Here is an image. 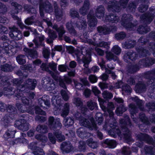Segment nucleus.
I'll use <instances>...</instances> for the list:
<instances>
[{"mask_svg":"<svg viewBox=\"0 0 155 155\" xmlns=\"http://www.w3.org/2000/svg\"><path fill=\"white\" fill-rule=\"evenodd\" d=\"M150 30L149 27L147 26L140 25L137 29V31L140 34H143L147 33Z\"/></svg>","mask_w":155,"mask_h":155,"instance_id":"obj_35","label":"nucleus"},{"mask_svg":"<svg viewBox=\"0 0 155 155\" xmlns=\"http://www.w3.org/2000/svg\"><path fill=\"white\" fill-rule=\"evenodd\" d=\"M105 20L112 23L116 24L120 21V18L119 16L115 15L110 14L106 16Z\"/></svg>","mask_w":155,"mask_h":155,"instance_id":"obj_23","label":"nucleus"},{"mask_svg":"<svg viewBox=\"0 0 155 155\" xmlns=\"http://www.w3.org/2000/svg\"><path fill=\"white\" fill-rule=\"evenodd\" d=\"M150 78L147 85L152 84L153 85H155V71H152L149 75Z\"/></svg>","mask_w":155,"mask_h":155,"instance_id":"obj_46","label":"nucleus"},{"mask_svg":"<svg viewBox=\"0 0 155 155\" xmlns=\"http://www.w3.org/2000/svg\"><path fill=\"white\" fill-rule=\"evenodd\" d=\"M48 120V126L51 130L55 131L57 129L58 130L61 129L62 124L59 118L54 119L53 117L50 116L49 117Z\"/></svg>","mask_w":155,"mask_h":155,"instance_id":"obj_7","label":"nucleus"},{"mask_svg":"<svg viewBox=\"0 0 155 155\" xmlns=\"http://www.w3.org/2000/svg\"><path fill=\"white\" fill-rule=\"evenodd\" d=\"M45 39V36L43 35H41L33 40V42L35 45V48L37 49L39 48L41 46H44V44L42 41L44 40Z\"/></svg>","mask_w":155,"mask_h":155,"instance_id":"obj_21","label":"nucleus"},{"mask_svg":"<svg viewBox=\"0 0 155 155\" xmlns=\"http://www.w3.org/2000/svg\"><path fill=\"white\" fill-rule=\"evenodd\" d=\"M87 104L88 108L91 110H93L97 106V104L92 100L88 101Z\"/></svg>","mask_w":155,"mask_h":155,"instance_id":"obj_55","label":"nucleus"},{"mask_svg":"<svg viewBox=\"0 0 155 155\" xmlns=\"http://www.w3.org/2000/svg\"><path fill=\"white\" fill-rule=\"evenodd\" d=\"M57 31L58 34L59 39L60 40L62 39L63 35L65 32L64 28L62 26H61L59 27V29Z\"/></svg>","mask_w":155,"mask_h":155,"instance_id":"obj_61","label":"nucleus"},{"mask_svg":"<svg viewBox=\"0 0 155 155\" xmlns=\"http://www.w3.org/2000/svg\"><path fill=\"white\" fill-rule=\"evenodd\" d=\"M51 76L56 81H57L61 78L59 76L58 72L56 71H50L48 72Z\"/></svg>","mask_w":155,"mask_h":155,"instance_id":"obj_58","label":"nucleus"},{"mask_svg":"<svg viewBox=\"0 0 155 155\" xmlns=\"http://www.w3.org/2000/svg\"><path fill=\"white\" fill-rule=\"evenodd\" d=\"M12 6H14L15 8L14 10H12L10 14L12 17L15 20H18V24L21 28H26L27 27L25 26L21 21L20 19L15 15V14H18L19 12L21 11L22 8V7L21 5L18 4L16 2H12L11 3ZM28 29L32 32L33 34L36 35L37 34V30L35 29H32L30 27H28Z\"/></svg>","mask_w":155,"mask_h":155,"instance_id":"obj_3","label":"nucleus"},{"mask_svg":"<svg viewBox=\"0 0 155 155\" xmlns=\"http://www.w3.org/2000/svg\"><path fill=\"white\" fill-rule=\"evenodd\" d=\"M127 110V108L123 105L121 104L119 107L117 108L116 110V112L117 115L120 116L124 112L126 111Z\"/></svg>","mask_w":155,"mask_h":155,"instance_id":"obj_44","label":"nucleus"},{"mask_svg":"<svg viewBox=\"0 0 155 155\" xmlns=\"http://www.w3.org/2000/svg\"><path fill=\"white\" fill-rule=\"evenodd\" d=\"M57 64L52 62L47 64L42 63L41 66V68L42 70L49 72L51 71L49 69V67H50L51 70L55 71H57Z\"/></svg>","mask_w":155,"mask_h":155,"instance_id":"obj_18","label":"nucleus"},{"mask_svg":"<svg viewBox=\"0 0 155 155\" xmlns=\"http://www.w3.org/2000/svg\"><path fill=\"white\" fill-rule=\"evenodd\" d=\"M131 99L133 101L136 103L137 105L141 110H143L144 108L143 105L144 104V103L142 100H140L137 97H132Z\"/></svg>","mask_w":155,"mask_h":155,"instance_id":"obj_38","label":"nucleus"},{"mask_svg":"<svg viewBox=\"0 0 155 155\" xmlns=\"http://www.w3.org/2000/svg\"><path fill=\"white\" fill-rule=\"evenodd\" d=\"M138 4V3L134 2H130L127 8V11L129 12H134Z\"/></svg>","mask_w":155,"mask_h":155,"instance_id":"obj_39","label":"nucleus"},{"mask_svg":"<svg viewBox=\"0 0 155 155\" xmlns=\"http://www.w3.org/2000/svg\"><path fill=\"white\" fill-rule=\"evenodd\" d=\"M69 104L68 103H65L64 108L62 109V112L61 115L63 117H64L63 121V123L65 127H70L74 123V120L71 118L70 117L65 118L68 115L69 112Z\"/></svg>","mask_w":155,"mask_h":155,"instance_id":"obj_5","label":"nucleus"},{"mask_svg":"<svg viewBox=\"0 0 155 155\" xmlns=\"http://www.w3.org/2000/svg\"><path fill=\"white\" fill-rule=\"evenodd\" d=\"M114 104L111 102L109 103L108 104L107 107L106 108L107 110L106 111H107L109 114L110 118V121L111 122V120L115 121V118L113 117L114 113L112 112V110L114 108Z\"/></svg>","mask_w":155,"mask_h":155,"instance_id":"obj_25","label":"nucleus"},{"mask_svg":"<svg viewBox=\"0 0 155 155\" xmlns=\"http://www.w3.org/2000/svg\"><path fill=\"white\" fill-rule=\"evenodd\" d=\"M13 69L12 66L9 64H6L1 67V70L2 71L5 72L11 71Z\"/></svg>","mask_w":155,"mask_h":155,"instance_id":"obj_45","label":"nucleus"},{"mask_svg":"<svg viewBox=\"0 0 155 155\" xmlns=\"http://www.w3.org/2000/svg\"><path fill=\"white\" fill-rule=\"evenodd\" d=\"M103 143L107 144L110 148H114L116 146V142L114 140L107 139L105 140Z\"/></svg>","mask_w":155,"mask_h":155,"instance_id":"obj_37","label":"nucleus"},{"mask_svg":"<svg viewBox=\"0 0 155 155\" xmlns=\"http://www.w3.org/2000/svg\"><path fill=\"white\" fill-rule=\"evenodd\" d=\"M36 18L35 15H32L31 17H28L25 21V23L28 25H31L35 23L34 21Z\"/></svg>","mask_w":155,"mask_h":155,"instance_id":"obj_49","label":"nucleus"},{"mask_svg":"<svg viewBox=\"0 0 155 155\" xmlns=\"http://www.w3.org/2000/svg\"><path fill=\"white\" fill-rule=\"evenodd\" d=\"M111 51L115 54L118 55L120 54L121 49L118 45H115L112 48Z\"/></svg>","mask_w":155,"mask_h":155,"instance_id":"obj_52","label":"nucleus"},{"mask_svg":"<svg viewBox=\"0 0 155 155\" xmlns=\"http://www.w3.org/2000/svg\"><path fill=\"white\" fill-rule=\"evenodd\" d=\"M15 89L9 86V85L5 87L3 89V92L4 93L8 94H13L15 93Z\"/></svg>","mask_w":155,"mask_h":155,"instance_id":"obj_42","label":"nucleus"},{"mask_svg":"<svg viewBox=\"0 0 155 155\" xmlns=\"http://www.w3.org/2000/svg\"><path fill=\"white\" fill-rule=\"evenodd\" d=\"M15 133L16 131L15 130L8 129L3 135L5 140H7L9 138L14 137Z\"/></svg>","mask_w":155,"mask_h":155,"instance_id":"obj_30","label":"nucleus"},{"mask_svg":"<svg viewBox=\"0 0 155 155\" xmlns=\"http://www.w3.org/2000/svg\"><path fill=\"white\" fill-rule=\"evenodd\" d=\"M14 125L15 127L23 131H26L29 129V124L24 119L16 120Z\"/></svg>","mask_w":155,"mask_h":155,"instance_id":"obj_13","label":"nucleus"},{"mask_svg":"<svg viewBox=\"0 0 155 155\" xmlns=\"http://www.w3.org/2000/svg\"><path fill=\"white\" fill-rule=\"evenodd\" d=\"M91 44H93L95 46L100 47L103 48L107 49H108L110 48V43L109 42H106L104 41H101L98 43H96L94 42H92Z\"/></svg>","mask_w":155,"mask_h":155,"instance_id":"obj_32","label":"nucleus"},{"mask_svg":"<svg viewBox=\"0 0 155 155\" xmlns=\"http://www.w3.org/2000/svg\"><path fill=\"white\" fill-rule=\"evenodd\" d=\"M144 150L146 153L150 154L151 155H155V148L146 146Z\"/></svg>","mask_w":155,"mask_h":155,"instance_id":"obj_54","label":"nucleus"},{"mask_svg":"<svg viewBox=\"0 0 155 155\" xmlns=\"http://www.w3.org/2000/svg\"><path fill=\"white\" fill-rule=\"evenodd\" d=\"M86 143L90 147L93 149H95L98 147V143L91 138H89L87 140Z\"/></svg>","mask_w":155,"mask_h":155,"instance_id":"obj_41","label":"nucleus"},{"mask_svg":"<svg viewBox=\"0 0 155 155\" xmlns=\"http://www.w3.org/2000/svg\"><path fill=\"white\" fill-rule=\"evenodd\" d=\"M97 30L99 32L102 33L104 35L109 34L110 31V28H108L107 26H99L97 28Z\"/></svg>","mask_w":155,"mask_h":155,"instance_id":"obj_43","label":"nucleus"},{"mask_svg":"<svg viewBox=\"0 0 155 155\" xmlns=\"http://www.w3.org/2000/svg\"><path fill=\"white\" fill-rule=\"evenodd\" d=\"M41 84L43 87L48 90H53L55 87V84L53 80L48 77L42 78Z\"/></svg>","mask_w":155,"mask_h":155,"instance_id":"obj_11","label":"nucleus"},{"mask_svg":"<svg viewBox=\"0 0 155 155\" xmlns=\"http://www.w3.org/2000/svg\"><path fill=\"white\" fill-rule=\"evenodd\" d=\"M47 33L49 38L47 40V41L49 43H51L53 41L57 38V34L54 31L51 29L48 30Z\"/></svg>","mask_w":155,"mask_h":155,"instance_id":"obj_28","label":"nucleus"},{"mask_svg":"<svg viewBox=\"0 0 155 155\" xmlns=\"http://www.w3.org/2000/svg\"><path fill=\"white\" fill-rule=\"evenodd\" d=\"M39 5H40L41 8H43L46 12L51 13L53 12V6L48 1H41Z\"/></svg>","mask_w":155,"mask_h":155,"instance_id":"obj_15","label":"nucleus"},{"mask_svg":"<svg viewBox=\"0 0 155 155\" xmlns=\"http://www.w3.org/2000/svg\"><path fill=\"white\" fill-rule=\"evenodd\" d=\"M130 150L129 147H124L122 150V153L124 155H130Z\"/></svg>","mask_w":155,"mask_h":155,"instance_id":"obj_64","label":"nucleus"},{"mask_svg":"<svg viewBox=\"0 0 155 155\" xmlns=\"http://www.w3.org/2000/svg\"><path fill=\"white\" fill-rule=\"evenodd\" d=\"M90 4L89 1L88 0H85L83 6L80 9V13L83 15H85L87 11L89 9Z\"/></svg>","mask_w":155,"mask_h":155,"instance_id":"obj_29","label":"nucleus"},{"mask_svg":"<svg viewBox=\"0 0 155 155\" xmlns=\"http://www.w3.org/2000/svg\"><path fill=\"white\" fill-rule=\"evenodd\" d=\"M87 17L89 26L91 28L95 27L97 25V19L94 16L93 11L91 10Z\"/></svg>","mask_w":155,"mask_h":155,"instance_id":"obj_17","label":"nucleus"},{"mask_svg":"<svg viewBox=\"0 0 155 155\" xmlns=\"http://www.w3.org/2000/svg\"><path fill=\"white\" fill-rule=\"evenodd\" d=\"M54 12L55 15L57 19L61 18L63 15V12L62 9L58 6L56 2H53Z\"/></svg>","mask_w":155,"mask_h":155,"instance_id":"obj_20","label":"nucleus"},{"mask_svg":"<svg viewBox=\"0 0 155 155\" xmlns=\"http://www.w3.org/2000/svg\"><path fill=\"white\" fill-rule=\"evenodd\" d=\"M129 110L131 114V118L133 119L134 123L137 124V119L135 118L134 115L138 112V109L136 105L134 104H130L129 105Z\"/></svg>","mask_w":155,"mask_h":155,"instance_id":"obj_19","label":"nucleus"},{"mask_svg":"<svg viewBox=\"0 0 155 155\" xmlns=\"http://www.w3.org/2000/svg\"><path fill=\"white\" fill-rule=\"evenodd\" d=\"M132 19V17L129 14H124L121 18V25L129 30H132L136 28V25L130 22Z\"/></svg>","mask_w":155,"mask_h":155,"instance_id":"obj_6","label":"nucleus"},{"mask_svg":"<svg viewBox=\"0 0 155 155\" xmlns=\"http://www.w3.org/2000/svg\"><path fill=\"white\" fill-rule=\"evenodd\" d=\"M16 106L18 108V110L21 113H24L25 112H28V113L31 114H33L34 112L32 111H28V110H25L23 109L22 107V104L20 103L17 102L15 104Z\"/></svg>","mask_w":155,"mask_h":155,"instance_id":"obj_48","label":"nucleus"},{"mask_svg":"<svg viewBox=\"0 0 155 155\" xmlns=\"http://www.w3.org/2000/svg\"><path fill=\"white\" fill-rule=\"evenodd\" d=\"M11 82L13 83V81L8 76H3L0 78V84L3 85L9 86L11 84Z\"/></svg>","mask_w":155,"mask_h":155,"instance_id":"obj_27","label":"nucleus"},{"mask_svg":"<svg viewBox=\"0 0 155 155\" xmlns=\"http://www.w3.org/2000/svg\"><path fill=\"white\" fill-rule=\"evenodd\" d=\"M106 58L107 61H111L113 60L114 61L117 60V57L114 55L112 52L110 51H106Z\"/></svg>","mask_w":155,"mask_h":155,"instance_id":"obj_34","label":"nucleus"},{"mask_svg":"<svg viewBox=\"0 0 155 155\" xmlns=\"http://www.w3.org/2000/svg\"><path fill=\"white\" fill-rule=\"evenodd\" d=\"M135 89L136 92H143L146 90V85L143 82H139L136 85Z\"/></svg>","mask_w":155,"mask_h":155,"instance_id":"obj_31","label":"nucleus"},{"mask_svg":"<svg viewBox=\"0 0 155 155\" xmlns=\"http://www.w3.org/2000/svg\"><path fill=\"white\" fill-rule=\"evenodd\" d=\"M70 15L71 17L73 18H75L77 17L78 11L77 9L73 8L71 9L70 11Z\"/></svg>","mask_w":155,"mask_h":155,"instance_id":"obj_59","label":"nucleus"},{"mask_svg":"<svg viewBox=\"0 0 155 155\" xmlns=\"http://www.w3.org/2000/svg\"><path fill=\"white\" fill-rule=\"evenodd\" d=\"M25 56L23 55H18L16 58V60L19 64H23L26 62Z\"/></svg>","mask_w":155,"mask_h":155,"instance_id":"obj_47","label":"nucleus"},{"mask_svg":"<svg viewBox=\"0 0 155 155\" xmlns=\"http://www.w3.org/2000/svg\"><path fill=\"white\" fill-rule=\"evenodd\" d=\"M60 148L63 153H69L74 149L73 146L69 141L63 142Z\"/></svg>","mask_w":155,"mask_h":155,"instance_id":"obj_14","label":"nucleus"},{"mask_svg":"<svg viewBox=\"0 0 155 155\" xmlns=\"http://www.w3.org/2000/svg\"><path fill=\"white\" fill-rule=\"evenodd\" d=\"M13 116L10 114H6L2 119L4 123L8 124L13 118Z\"/></svg>","mask_w":155,"mask_h":155,"instance_id":"obj_51","label":"nucleus"},{"mask_svg":"<svg viewBox=\"0 0 155 155\" xmlns=\"http://www.w3.org/2000/svg\"><path fill=\"white\" fill-rule=\"evenodd\" d=\"M154 16H155V8L153 7L150 8L149 13L143 14L140 18L141 20L143 21V22L149 24L152 21Z\"/></svg>","mask_w":155,"mask_h":155,"instance_id":"obj_10","label":"nucleus"},{"mask_svg":"<svg viewBox=\"0 0 155 155\" xmlns=\"http://www.w3.org/2000/svg\"><path fill=\"white\" fill-rule=\"evenodd\" d=\"M120 122L121 124V133H123L122 134H120L121 132L117 126V124L115 119V121L111 120V122L110 121V120L109 121L106 120L105 124L103 126V128L105 130H107L109 134L113 137H116L117 135L121 138L123 137L127 142L132 141V139L130 136V132L127 128L130 127L131 126L128 116L125 115L124 119H120Z\"/></svg>","mask_w":155,"mask_h":155,"instance_id":"obj_1","label":"nucleus"},{"mask_svg":"<svg viewBox=\"0 0 155 155\" xmlns=\"http://www.w3.org/2000/svg\"><path fill=\"white\" fill-rule=\"evenodd\" d=\"M6 110L8 112L13 115L17 113L16 108L12 105L8 104L6 106Z\"/></svg>","mask_w":155,"mask_h":155,"instance_id":"obj_36","label":"nucleus"},{"mask_svg":"<svg viewBox=\"0 0 155 155\" xmlns=\"http://www.w3.org/2000/svg\"><path fill=\"white\" fill-rule=\"evenodd\" d=\"M9 28L10 31L9 35L12 38L18 41L22 38V35L21 32L15 26L9 27Z\"/></svg>","mask_w":155,"mask_h":155,"instance_id":"obj_12","label":"nucleus"},{"mask_svg":"<svg viewBox=\"0 0 155 155\" xmlns=\"http://www.w3.org/2000/svg\"><path fill=\"white\" fill-rule=\"evenodd\" d=\"M79 124L81 125L89 128L90 130L96 129V125L94 123L93 118H91L90 120V122L88 119H86L82 116L79 118Z\"/></svg>","mask_w":155,"mask_h":155,"instance_id":"obj_9","label":"nucleus"},{"mask_svg":"<svg viewBox=\"0 0 155 155\" xmlns=\"http://www.w3.org/2000/svg\"><path fill=\"white\" fill-rule=\"evenodd\" d=\"M104 13L105 9L104 6L100 5L96 8L95 14L98 18L101 19L104 16Z\"/></svg>","mask_w":155,"mask_h":155,"instance_id":"obj_22","label":"nucleus"},{"mask_svg":"<svg viewBox=\"0 0 155 155\" xmlns=\"http://www.w3.org/2000/svg\"><path fill=\"white\" fill-rule=\"evenodd\" d=\"M126 36V34L123 32H121L119 33H117L115 35V38L118 40L123 39Z\"/></svg>","mask_w":155,"mask_h":155,"instance_id":"obj_57","label":"nucleus"},{"mask_svg":"<svg viewBox=\"0 0 155 155\" xmlns=\"http://www.w3.org/2000/svg\"><path fill=\"white\" fill-rule=\"evenodd\" d=\"M47 126L45 125H39L37 126L36 130L39 133L45 134L47 132Z\"/></svg>","mask_w":155,"mask_h":155,"instance_id":"obj_40","label":"nucleus"},{"mask_svg":"<svg viewBox=\"0 0 155 155\" xmlns=\"http://www.w3.org/2000/svg\"><path fill=\"white\" fill-rule=\"evenodd\" d=\"M128 0H120V3L114 1L109 2L107 4V9L109 12H118L122 8L126 7Z\"/></svg>","mask_w":155,"mask_h":155,"instance_id":"obj_4","label":"nucleus"},{"mask_svg":"<svg viewBox=\"0 0 155 155\" xmlns=\"http://www.w3.org/2000/svg\"><path fill=\"white\" fill-rule=\"evenodd\" d=\"M23 50L26 53V54L32 58H36L38 57L37 52L35 50L25 48L23 49Z\"/></svg>","mask_w":155,"mask_h":155,"instance_id":"obj_24","label":"nucleus"},{"mask_svg":"<svg viewBox=\"0 0 155 155\" xmlns=\"http://www.w3.org/2000/svg\"><path fill=\"white\" fill-rule=\"evenodd\" d=\"M78 107L80 106L81 113L83 114H84L88 110L84 106H82V103L81 100L78 98Z\"/></svg>","mask_w":155,"mask_h":155,"instance_id":"obj_56","label":"nucleus"},{"mask_svg":"<svg viewBox=\"0 0 155 155\" xmlns=\"http://www.w3.org/2000/svg\"><path fill=\"white\" fill-rule=\"evenodd\" d=\"M86 148L85 143L83 141L79 142L78 145V151H84Z\"/></svg>","mask_w":155,"mask_h":155,"instance_id":"obj_60","label":"nucleus"},{"mask_svg":"<svg viewBox=\"0 0 155 155\" xmlns=\"http://www.w3.org/2000/svg\"><path fill=\"white\" fill-rule=\"evenodd\" d=\"M66 27L70 33L73 35H75L76 33V31L72 27L71 23L68 22L66 24Z\"/></svg>","mask_w":155,"mask_h":155,"instance_id":"obj_50","label":"nucleus"},{"mask_svg":"<svg viewBox=\"0 0 155 155\" xmlns=\"http://www.w3.org/2000/svg\"><path fill=\"white\" fill-rule=\"evenodd\" d=\"M136 44L134 40L127 41L122 44V47L125 49H130L134 47Z\"/></svg>","mask_w":155,"mask_h":155,"instance_id":"obj_33","label":"nucleus"},{"mask_svg":"<svg viewBox=\"0 0 155 155\" xmlns=\"http://www.w3.org/2000/svg\"><path fill=\"white\" fill-rule=\"evenodd\" d=\"M103 97L106 100L110 99L113 97L112 94L108 91H104L102 94Z\"/></svg>","mask_w":155,"mask_h":155,"instance_id":"obj_53","label":"nucleus"},{"mask_svg":"<svg viewBox=\"0 0 155 155\" xmlns=\"http://www.w3.org/2000/svg\"><path fill=\"white\" fill-rule=\"evenodd\" d=\"M79 124L81 125L89 128L90 130L96 129V125L94 123L93 118H91L90 120V122L88 119H86L82 116L79 118Z\"/></svg>","mask_w":155,"mask_h":155,"instance_id":"obj_8","label":"nucleus"},{"mask_svg":"<svg viewBox=\"0 0 155 155\" xmlns=\"http://www.w3.org/2000/svg\"><path fill=\"white\" fill-rule=\"evenodd\" d=\"M91 61L90 57L87 58L84 57L83 58V61L84 63V66L86 68L88 67V64Z\"/></svg>","mask_w":155,"mask_h":155,"instance_id":"obj_63","label":"nucleus"},{"mask_svg":"<svg viewBox=\"0 0 155 155\" xmlns=\"http://www.w3.org/2000/svg\"><path fill=\"white\" fill-rule=\"evenodd\" d=\"M137 58L138 55L135 52L130 51L125 53L124 58L126 62H130V61H135Z\"/></svg>","mask_w":155,"mask_h":155,"instance_id":"obj_16","label":"nucleus"},{"mask_svg":"<svg viewBox=\"0 0 155 155\" xmlns=\"http://www.w3.org/2000/svg\"><path fill=\"white\" fill-rule=\"evenodd\" d=\"M27 77V75L23 76V79L22 80L14 79L13 85L18 86V89L19 90L23 87L33 90L36 86L37 83L35 79L32 80Z\"/></svg>","mask_w":155,"mask_h":155,"instance_id":"obj_2","label":"nucleus"},{"mask_svg":"<svg viewBox=\"0 0 155 155\" xmlns=\"http://www.w3.org/2000/svg\"><path fill=\"white\" fill-rule=\"evenodd\" d=\"M155 63V59L147 58L140 61L139 64L144 66H147Z\"/></svg>","mask_w":155,"mask_h":155,"instance_id":"obj_26","label":"nucleus"},{"mask_svg":"<svg viewBox=\"0 0 155 155\" xmlns=\"http://www.w3.org/2000/svg\"><path fill=\"white\" fill-rule=\"evenodd\" d=\"M146 106L150 111H153L155 109V102H149L146 104Z\"/></svg>","mask_w":155,"mask_h":155,"instance_id":"obj_62","label":"nucleus"}]
</instances>
